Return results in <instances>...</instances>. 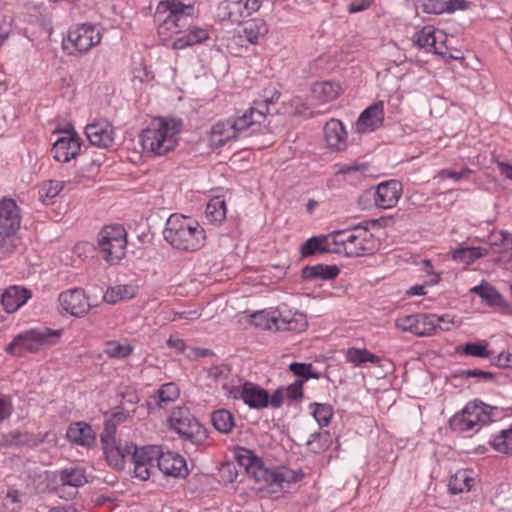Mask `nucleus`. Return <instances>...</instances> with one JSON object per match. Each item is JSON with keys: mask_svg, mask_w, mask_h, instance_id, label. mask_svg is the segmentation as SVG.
<instances>
[{"mask_svg": "<svg viewBox=\"0 0 512 512\" xmlns=\"http://www.w3.org/2000/svg\"><path fill=\"white\" fill-rule=\"evenodd\" d=\"M231 394L233 398L242 399L246 405L253 409H262L269 405L268 391L249 381H246L239 388L233 389Z\"/></svg>", "mask_w": 512, "mask_h": 512, "instance_id": "nucleus-15", "label": "nucleus"}, {"mask_svg": "<svg viewBox=\"0 0 512 512\" xmlns=\"http://www.w3.org/2000/svg\"><path fill=\"white\" fill-rule=\"evenodd\" d=\"M127 234L123 226L104 227L98 235L99 252L110 265L119 263L126 254Z\"/></svg>", "mask_w": 512, "mask_h": 512, "instance_id": "nucleus-8", "label": "nucleus"}, {"mask_svg": "<svg viewBox=\"0 0 512 512\" xmlns=\"http://www.w3.org/2000/svg\"><path fill=\"white\" fill-rule=\"evenodd\" d=\"M157 466L166 476L185 478L189 474L184 457L174 452L168 451L160 453Z\"/></svg>", "mask_w": 512, "mask_h": 512, "instance_id": "nucleus-19", "label": "nucleus"}, {"mask_svg": "<svg viewBox=\"0 0 512 512\" xmlns=\"http://www.w3.org/2000/svg\"><path fill=\"white\" fill-rule=\"evenodd\" d=\"M64 187V183L56 180L45 182L40 189V199L45 202L46 199L56 197Z\"/></svg>", "mask_w": 512, "mask_h": 512, "instance_id": "nucleus-52", "label": "nucleus"}, {"mask_svg": "<svg viewBox=\"0 0 512 512\" xmlns=\"http://www.w3.org/2000/svg\"><path fill=\"white\" fill-rule=\"evenodd\" d=\"M133 414V408H129L125 406L124 402H121L118 407L113 409L111 417L105 420L102 434L106 438L111 439V436H115L117 425L125 422Z\"/></svg>", "mask_w": 512, "mask_h": 512, "instance_id": "nucleus-26", "label": "nucleus"}, {"mask_svg": "<svg viewBox=\"0 0 512 512\" xmlns=\"http://www.w3.org/2000/svg\"><path fill=\"white\" fill-rule=\"evenodd\" d=\"M160 455L159 451L156 449V447L153 446H147L138 448L137 450H133V464H136V462H140L143 464H153L155 465V462L158 463V456Z\"/></svg>", "mask_w": 512, "mask_h": 512, "instance_id": "nucleus-46", "label": "nucleus"}, {"mask_svg": "<svg viewBox=\"0 0 512 512\" xmlns=\"http://www.w3.org/2000/svg\"><path fill=\"white\" fill-rule=\"evenodd\" d=\"M327 241L326 236H313L309 238L307 241H305L301 248L300 253L303 258L310 257L314 255L316 252L319 253H331V252H338V250L334 251L331 250L329 247L324 245V243Z\"/></svg>", "mask_w": 512, "mask_h": 512, "instance_id": "nucleus-37", "label": "nucleus"}, {"mask_svg": "<svg viewBox=\"0 0 512 512\" xmlns=\"http://www.w3.org/2000/svg\"><path fill=\"white\" fill-rule=\"evenodd\" d=\"M261 7L260 0H224L218 10L223 19L240 24L244 18L258 11Z\"/></svg>", "mask_w": 512, "mask_h": 512, "instance_id": "nucleus-12", "label": "nucleus"}, {"mask_svg": "<svg viewBox=\"0 0 512 512\" xmlns=\"http://www.w3.org/2000/svg\"><path fill=\"white\" fill-rule=\"evenodd\" d=\"M231 139H236L235 131L231 124V118L219 121L213 125L210 136L212 145L222 147Z\"/></svg>", "mask_w": 512, "mask_h": 512, "instance_id": "nucleus-31", "label": "nucleus"}, {"mask_svg": "<svg viewBox=\"0 0 512 512\" xmlns=\"http://www.w3.org/2000/svg\"><path fill=\"white\" fill-rule=\"evenodd\" d=\"M152 468H154L153 464H143L140 462H136V464H134L135 477L139 478L142 481L149 479Z\"/></svg>", "mask_w": 512, "mask_h": 512, "instance_id": "nucleus-60", "label": "nucleus"}, {"mask_svg": "<svg viewBox=\"0 0 512 512\" xmlns=\"http://www.w3.org/2000/svg\"><path fill=\"white\" fill-rule=\"evenodd\" d=\"M21 210L15 200L2 198L0 200V236L12 237L21 226Z\"/></svg>", "mask_w": 512, "mask_h": 512, "instance_id": "nucleus-13", "label": "nucleus"}, {"mask_svg": "<svg viewBox=\"0 0 512 512\" xmlns=\"http://www.w3.org/2000/svg\"><path fill=\"white\" fill-rule=\"evenodd\" d=\"M435 319H436V321L434 322V323H436L435 324V332L437 330L448 331L451 329V326L454 324L453 318H449V316H447V315H445V316L435 315Z\"/></svg>", "mask_w": 512, "mask_h": 512, "instance_id": "nucleus-63", "label": "nucleus"}, {"mask_svg": "<svg viewBox=\"0 0 512 512\" xmlns=\"http://www.w3.org/2000/svg\"><path fill=\"white\" fill-rule=\"evenodd\" d=\"M420 8L426 14L445 13L444 0H420Z\"/></svg>", "mask_w": 512, "mask_h": 512, "instance_id": "nucleus-56", "label": "nucleus"}, {"mask_svg": "<svg viewBox=\"0 0 512 512\" xmlns=\"http://www.w3.org/2000/svg\"><path fill=\"white\" fill-rule=\"evenodd\" d=\"M104 352L110 358L124 359L133 352V346L130 344H121L116 340L106 342Z\"/></svg>", "mask_w": 512, "mask_h": 512, "instance_id": "nucleus-45", "label": "nucleus"}, {"mask_svg": "<svg viewBox=\"0 0 512 512\" xmlns=\"http://www.w3.org/2000/svg\"><path fill=\"white\" fill-rule=\"evenodd\" d=\"M249 477L259 484L257 487L258 490L266 491L269 494L277 493L278 484H276V470L265 467L262 460L252 470Z\"/></svg>", "mask_w": 512, "mask_h": 512, "instance_id": "nucleus-23", "label": "nucleus"}, {"mask_svg": "<svg viewBox=\"0 0 512 512\" xmlns=\"http://www.w3.org/2000/svg\"><path fill=\"white\" fill-rule=\"evenodd\" d=\"M102 34L95 25L80 24L69 30L64 48L70 44L77 52L87 53L92 47L101 42Z\"/></svg>", "mask_w": 512, "mask_h": 512, "instance_id": "nucleus-9", "label": "nucleus"}, {"mask_svg": "<svg viewBox=\"0 0 512 512\" xmlns=\"http://www.w3.org/2000/svg\"><path fill=\"white\" fill-rule=\"evenodd\" d=\"M368 237L369 236H362L361 240L355 242L354 245H347L348 247L346 248V255L349 257H358L364 255L367 252H370L371 248L368 247L370 240Z\"/></svg>", "mask_w": 512, "mask_h": 512, "instance_id": "nucleus-54", "label": "nucleus"}, {"mask_svg": "<svg viewBox=\"0 0 512 512\" xmlns=\"http://www.w3.org/2000/svg\"><path fill=\"white\" fill-rule=\"evenodd\" d=\"M493 448L503 454L512 453V428L502 430L496 435L492 442Z\"/></svg>", "mask_w": 512, "mask_h": 512, "instance_id": "nucleus-47", "label": "nucleus"}, {"mask_svg": "<svg viewBox=\"0 0 512 512\" xmlns=\"http://www.w3.org/2000/svg\"><path fill=\"white\" fill-rule=\"evenodd\" d=\"M494 410V407L481 401L469 402L449 420V425L455 432H477L481 426L492 421Z\"/></svg>", "mask_w": 512, "mask_h": 512, "instance_id": "nucleus-7", "label": "nucleus"}, {"mask_svg": "<svg viewBox=\"0 0 512 512\" xmlns=\"http://www.w3.org/2000/svg\"><path fill=\"white\" fill-rule=\"evenodd\" d=\"M63 133L64 135L55 141L52 153L56 161L66 163L78 155L81 149V138L73 128L65 130Z\"/></svg>", "mask_w": 512, "mask_h": 512, "instance_id": "nucleus-14", "label": "nucleus"}, {"mask_svg": "<svg viewBox=\"0 0 512 512\" xmlns=\"http://www.w3.org/2000/svg\"><path fill=\"white\" fill-rule=\"evenodd\" d=\"M56 481L55 492L65 500L74 498L77 494L76 489L88 482L84 469L78 467L60 470L56 475Z\"/></svg>", "mask_w": 512, "mask_h": 512, "instance_id": "nucleus-10", "label": "nucleus"}, {"mask_svg": "<svg viewBox=\"0 0 512 512\" xmlns=\"http://www.w3.org/2000/svg\"><path fill=\"white\" fill-rule=\"evenodd\" d=\"M462 375L466 377H475L485 381L491 380L494 378V375L491 372L483 371L480 369H467L462 371Z\"/></svg>", "mask_w": 512, "mask_h": 512, "instance_id": "nucleus-62", "label": "nucleus"}, {"mask_svg": "<svg viewBox=\"0 0 512 512\" xmlns=\"http://www.w3.org/2000/svg\"><path fill=\"white\" fill-rule=\"evenodd\" d=\"M67 439L77 445L90 447L95 442V433L92 427L85 422H74L68 426Z\"/></svg>", "mask_w": 512, "mask_h": 512, "instance_id": "nucleus-25", "label": "nucleus"}, {"mask_svg": "<svg viewBox=\"0 0 512 512\" xmlns=\"http://www.w3.org/2000/svg\"><path fill=\"white\" fill-rule=\"evenodd\" d=\"M412 42L419 48L426 49L427 51H433L435 54L443 55L444 53L436 46L435 29L433 26H425L421 30L417 31Z\"/></svg>", "mask_w": 512, "mask_h": 512, "instance_id": "nucleus-32", "label": "nucleus"}, {"mask_svg": "<svg viewBox=\"0 0 512 512\" xmlns=\"http://www.w3.org/2000/svg\"><path fill=\"white\" fill-rule=\"evenodd\" d=\"M303 380H296L292 384L283 387L285 397L292 401H301L304 397Z\"/></svg>", "mask_w": 512, "mask_h": 512, "instance_id": "nucleus-55", "label": "nucleus"}, {"mask_svg": "<svg viewBox=\"0 0 512 512\" xmlns=\"http://www.w3.org/2000/svg\"><path fill=\"white\" fill-rule=\"evenodd\" d=\"M31 297V292L21 286L8 287L1 296V304L7 313L17 311Z\"/></svg>", "mask_w": 512, "mask_h": 512, "instance_id": "nucleus-24", "label": "nucleus"}, {"mask_svg": "<svg viewBox=\"0 0 512 512\" xmlns=\"http://www.w3.org/2000/svg\"><path fill=\"white\" fill-rule=\"evenodd\" d=\"M276 474H277L276 484H278L277 485L278 486L277 493L283 489L284 483H296V482L300 481L304 476V473L301 470L293 471V470H289L285 467H282L281 469H277Z\"/></svg>", "mask_w": 512, "mask_h": 512, "instance_id": "nucleus-50", "label": "nucleus"}, {"mask_svg": "<svg viewBox=\"0 0 512 512\" xmlns=\"http://www.w3.org/2000/svg\"><path fill=\"white\" fill-rule=\"evenodd\" d=\"M311 413L319 424L320 427L328 426L332 416H333V408L330 404L326 403H311L309 405Z\"/></svg>", "mask_w": 512, "mask_h": 512, "instance_id": "nucleus-43", "label": "nucleus"}, {"mask_svg": "<svg viewBox=\"0 0 512 512\" xmlns=\"http://www.w3.org/2000/svg\"><path fill=\"white\" fill-rule=\"evenodd\" d=\"M347 131L338 119H330L324 126V139L328 147L335 151H343L347 147Z\"/></svg>", "mask_w": 512, "mask_h": 512, "instance_id": "nucleus-22", "label": "nucleus"}, {"mask_svg": "<svg viewBox=\"0 0 512 512\" xmlns=\"http://www.w3.org/2000/svg\"><path fill=\"white\" fill-rule=\"evenodd\" d=\"M236 459L240 466L244 467L249 475L256 465L261 461L259 457L254 455L250 450L245 448L238 449Z\"/></svg>", "mask_w": 512, "mask_h": 512, "instance_id": "nucleus-51", "label": "nucleus"}, {"mask_svg": "<svg viewBox=\"0 0 512 512\" xmlns=\"http://www.w3.org/2000/svg\"><path fill=\"white\" fill-rule=\"evenodd\" d=\"M474 481L471 471L459 470L450 478L448 487L452 494H459L470 491Z\"/></svg>", "mask_w": 512, "mask_h": 512, "instance_id": "nucleus-33", "label": "nucleus"}, {"mask_svg": "<svg viewBox=\"0 0 512 512\" xmlns=\"http://www.w3.org/2000/svg\"><path fill=\"white\" fill-rule=\"evenodd\" d=\"M346 359L354 366H361L366 362H370L372 364H378L380 362L379 356L372 354L367 349H360L355 347H351L347 350Z\"/></svg>", "mask_w": 512, "mask_h": 512, "instance_id": "nucleus-40", "label": "nucleus"}, {"mask_svg": "<svg viewBox=\"0 0 512 512\" xmlns=\"http://www.w3.org/2000/svg\"><path fill=\"white\" fill-rule=\"evenodd\" d=\"M487 255L488 249L482 247H459L452 254L454 260L467 265Z\"/></svg>", "mask_w": 512, "mask_h": 512, "instance_id": "nucleus-38", "label": "nucleus"}, {"mask_svg": "<svg viewBox=\"0 0 512 512\" xmlns=\"http://www.w3.org/2000/svg\"><path fill=\"white\" fill-rule=\"evenodd\" d=\"M85 134L90 144L98 148H109L115 139L114 127L105 120L96 121L85 127Z\"/></svg>", "mask_w": 512, "mask_h": 512, "instance_id": "nucleus-17", "label": "nucleus"}, {"mask_svg": "<svg viewBox=\"0 0 512 512\" xmlns=\"http://www.w3.org/2000/svg\"><path fill=\"white\" fill-rule=\"evenodd\" d=\"M170 427L183 439L185 446L198 447L208 438L206 428L191 414L188 408L174 409L168 419Z\"/></svg>", "mask_w": 512, "mask_h": 512, "instance_id": "nucleus-6", "label": "nucleus"}, {"mask_svg": "<svg viewBox=\"0 0 512 512\" xmlns=\"http://www.w3.org/2000/svg\"><path fill=\"white\" fill-rule=\"evenodd\" d=\"M472 171L469 168H464L460 172L452 171L449 169H442L436 175V178L445 179L451 178L454 181H460L461 179H467L471 175Z\"/></svg>", "mask_w": 512, "mask_h": 512, "instance_id": "nucleus-57", "label": "nucleus"}, {"mask_svg": "<svg viewBox=\"0 0 512 512\" xmlns=\"http://www.w3.org/2000/svg\"><path fill=\"white\" fill-rule=\"evenodd\" d=\"M268 110L255 107L254 105L241 116L231 119L233 130L236 138L248 129H252V133L256 131V126H260L266 119Z\"/></svg>", "mask_w": 512, "mask_h": 512, "instance_id": "nucleus-20", "label": "nucleus"}, {"mask_svg": "<svg viewBox=\"0 0 512 512\" xmlns=\"http://www.w3.org/2000/svg\"><path fill=\"white\" fill-rule=\"evenodd\" d=\"M180 131L179 121L154 119L140 134L143 149L162 156L174 150Z\"/></svg>", "mask_w": 512, "mask_h": 512, "instance_id": "nucleus-2", "label": "nucleus"}, {"mask_svg": "<svg viewBox=\"0 0 512 512\" xmlns=\"http://www.w3.org/2000/svg\"><path fill=\"white\" fill-rule=\"evenodd\" d=\"M179 395L180 391L175 383H165L157 390L156 394L150 397L148 406L150 408L163 407V405L176 401Z\"/></svg>", "mask_w": 512, "mask_h": 512, "instance_id": "nucleus-28", "label": "nucleus"}, {"mask_svg": "<svg viewBox=\"0 0 512 512\" xmlns=\"http://www.w3.org/2000/svg\"><path fill=\"white\" fill-rule=\"evenodd\" d=\"M101 442L109 465L116 469H122L125 464L124 454L121 452V444L116 443L115 436L108 439L104 434H101Z\"/></svg>", "mask_w": 512, "mask_h": 512, "instance_id": "nucleus-27", "label": "nucleus"}, {"mask_svg": "<svg viewBox=\"0 0 512 512\" xmlns=\"http://www.w3.org/2000/svg\"><path fill=\"white\" fill-rule=\"evenodd\" d=\"M17 244L11 237H2L0 239V260L7 259L16 250Z\"/></svg>", "mask_w": 512, "mask_h": 512, "instance_id": "nucleus-58", "label": "nucleus"}, {"mask_svg": "<svg viewBox=\"0 0 512 512\" xmlns=\"http://www.w3.org/2000/svg\"><path fill=\"white\" fill-rule=\"evenodd\" d=\"M471 292L479 295L489 305L496 306L501 303L502 297L497 290L489 285H479L471 289Z\"/></svg>", "mask_w": 512, "mask_h": 512, "instance_id": "nucleus-49", "label": "nucleus"}, {"mask_svg": "<svg viewBox=\"0 0 512 512\" xmlns=\"http://www.w3.org/2000/svg\"><path fill=\"white\" fill-rule=\"evenodd\" d=\"M13 412V406L8 398L0 397V424L8 419Z\"/></svg>", "mask_w": 512, "mask_h": 512, "instance_id": "nucleus-61", "label": "nucleus"}, {"mask_svg": "<svg viewBox=\"0 0 512 512\" xmlns=\"http://www.w3.org/2000/svg\"><path fill=\"white\" fill-rule=\"evenodd\" d=\"M384 104L378 101L367 107L356 122V130L359 133L374 131L383 125Z\"/></svg>", "mask_w": 512, "mask_h": 512, "instance_id": "nucleus-21", "label": "nucleus"}, {"mask_svg": "<svg viewBox=\"0 0 512 512\" xmlns=\"http://www.w3.org/2000/svg\"><path fill=\"white\" fill-rule=\"evenodd\" d=\"M134 295L133 288L129 285H117L110 287L103 295V299L108 304H115L119 301L130 299Z\"/></svg>", "mask_w": 512, "mask_h": 512, "instance_id": "nucleus-42", "label": "nucleus"}, {"mask_svg": "<svg viewBox=\"0 0 512 512\" xmlns=\"http://www.w3.org/2000/svg\"><path fill=\"white\" fill-rule=\"evenodd\" d=\"M301 273L304 280H332L338 276L340 269L336 265L317 264L303 267Z\"/></svg>", "mask_w": 512, "mask_h": 512, "instance_id": "nucleus-29", "label": "nucleus"}, {"mask_svg": "<svg viewBox=\"0 0 512 512\" xmlns=\"http://www.w3.org/2000/svg\"><path fill=\"white\" fill-rule=\"evenodd\" d=\"M330 444V434L327 431L314 432L311 434L306 445L310 452L318 454L325 451Z\"/></svg>", "mask_w": 512, "mask_h": 512, "instance_id": "nucleus-44", "label": "nucleus"}, {"mask_svg": "<svg viewBox=\"0 0 512 512\" xmlns=\"http://www.w3.org/2000/svg\"><path fill=\"white\" fill-rule=\"evenodd\" d=\"M205 215L211 223H221L226 218V203L222 197L212 198L205 210Z\"/></svg>", "mask_w": 512, "mask_h": 512, "instance_id": "nucleus-39", "label": "nucleus"}, {"mask_svg": "<svg viewBox=\"0 0 512 512\" xmlns=\"http://www.w3.org/2000/svg\"><path fill=\"white\" fill-rule=\"evenodd\" d=\"M62 335V330H53L47 327L30 329L17 335L7 346L8 353L22 356L26 352L37 353L56 344Z\"/></svg>", "mask_w": 512, "mask_h": 512, "instance_id": "nucleus-5", "label": "nucleus"}, {"mask_svg": "<svg viewBox=\"0 0 512 512\" xmlns=\"http://www.w3.org/2000/svg\"><path fill=\"white\" fill-rule=\"evenodd\" d=\"M164 239L175 249L194 252L205 243L203 227L195 220L179 214H172L163 230Z\"/></svg>", "mask_w": 512, "mask_h": 512, "instance_id": "nucleus-1", "label": "nucleus"}, {"mask_svg": "<svg viewBox=\"0 0 512 512\" xmlns=\"http://www.w3.org/2000/svg\"><path fill=\"white\" fill-rule=\"evenodd\" d=\"M435 321V314L418 313L397 318L395 326L403 332L427 337L435 334Z\"/></svg>", "mask_w": 512, "mask_h": 512, "instance_id": "nucleus-11", "label": "nucleus"}, {"mask_svg": "<svg viewBox=\"0 0 512 512\" xmlns=\"http://www.w3.org/2000/svg\"><path fill=\"white\" fill-rule=\"evenodd\" d=\"M289 371L298 377L297 380H303V384L310 378H319V374L313 371L311 363L293 362L289 365Z\"/></svg>", "mask_w": 512, "mask_h": 512, "instance_id": "nucleus-48", "label": "nucleus"}, {"mask_svg": "<svg viewBox=\"0 0 512 512\" xmlns=\"http://www.w3.org/2000/svg\"><path fill=\"white\" fill-rule=\"evenodd\" d=\"M285 397L284 388L279 387L274 393L269 396V403L274 408H280L283 405V399Z\"/></svg>", "mask_w": 512, "mask_h": 512, "instance_id": "nucleus-64", "label": "nucleus"}, {"mask_svg": "<svg viewBox=\"0 0 512 512\" xmlns=\"http://www.w3.org/2000/svg\"><path fill=\"white\" fill-rule=\"evenodd\" d=\"M268 33L267 23L260 18L247 21L243 28V35L252 44H256L259 38L264 37Z\"/></svg>", "mask_w": 512, "mask_h": 512, "instance_id": "nucleus-35", "label": "nucleus"}, {"mask_svg": "<svg viewBox=\"0 0 512 512\" xmlns=\"http://www.w3.org/2000/svg\"><path fill=\"white\" fill-rule=\"evenodd\" d=\"M402 195V184L398 180L380 183L374 193V203L380 209H390L396 206Z\"/></svg>", "mask_w": 512, "mask_h": 512, "instance_id": "nucleus-18", "label": "nucleus"}, {"mask_svg": "<svg viewBox=\"0 0 512 512\" xmlns=\"http://www.w3.org/2000/svg\"><path fill=\"white\" fill-rule=\"evenodd\" d=\"M212 423L216 430L228 434L234 427V417L228 410L221 409L212 413Z\"/></svg>", "mask_w": 512, "mask_h": 512, "instance_id": "nucleus-41", "label": "nucleus"}, {"mask_svg": "<svg viewBox=\"0 0 512 512\" xmlns=\"http://www.w3.org/2000/svg\"><path fill=\"white\" fill-rule=\"evenodd\" d=\"M490 249L495 253H507L512 251V234L505 231H493L488 236Z\"/></svg>", "mask_w": 512, "mask_h": 512, "instance_id": "nucleus-34", "label": "nucleus"}, {"mask_svg": "<svg viewBox=\"0 0 512 512\" xmlns=\"http://www.w3.org/2000/svg\"><path fill=\"white\" fill-rule=\"evenodd\" d=\"M59 303L64 311L75 317L85 315L90 309L88 297L81 288H74L60 293Z\"/></svg>", "mask_w": 512, "mask_h": 512, "instance_id": "nucleus-16", "label": "nucleus"}, {"mask_svg": "<svg viewBox=\"0 0 512 512\" xmlns=\"http://www.w3.org/2000/svg\"><path fill=\"white\" fill-rule=\"evenodd\" d=\"M346 232L345 241L348 245H354L362 236H369L368 229L364 227H355L353 231Z\"/></svg>", "mask_w": 512, "mask_h": 512, "instance_id": "nucleus-59", "label": "nucleus"}, {"mask_svg": "<svg viewBox=\"0 0 512 512\" xmlns=\"http://www.w3.org/2000/svg\"><path fill=\"white\" fill-rule=\"evenodd\" d=\"M250 318V324L262 330L303 332L308 327L306 315L298 311L260 310Z\"/></svg>", "mask_w": 512, "mask_h": 512, "instance_id": "nucleus-3", "label": "nucleus"}, {"mask_svg": "<svg viewBox=\"0 0 512 512\" xmlns=\"http://www.w3.org/2000/svg\"><path fill=\"white\" fill-rule=\"evenodd\" d=\"M193 13V5H185L177 0L160 1L154 14V21L158 23V34L169 36L180 33Z\"/></svg>", "mask_w": 512, "mask_h": 512, "instance_id": "nucleus-4", "label": "nucleus"}, {"mask_svg": "<svg viewBox=\"0 0 512 512\" xmlns=\"http://www.w3.org/2000/svg\"><path fill=\"white\" fill-rule=\"evenodd\" d=\"M341 87L331 81L317 82L312 87V97L320 103L334 101L340 95Z\"/></svg>", "mask_w": 512, "mask_h": 512, "instance_id": "nucleus-30", "label": "nucleus"}, {"mask_svg": "<svg viewBox=\"0 0 512 512\" xmlns=\"http://www.w3.org/2000/svg\"><path fill=\"white\" fill-rule=\"evenodd\" d=\"M463 353L473 357L489 358L491 352L488 350L486 342L467 343L463 348Z\"/></svg>", "mask_w": 512, "mask_h": 512, "instance_id": "nucleus-53", "label": "nucleus"}, {"mask_svg": "<svg viewBox=\"0 0 512 512\" xmlns=\"http://www.w3.org/2000/svg\"><path fill=\"white\" fill-rule=\"evenodd\" d=\"M208 39V32L205 29L194 27L189 32L181 37H178L173 42L172 47L176 50L184 49L189 46L201 43Z\"/></svg>", "mask_w": 512, "mask_h": 512, "instance_id": "nucleus-36", "label": "nucleus"}]
</instances>
